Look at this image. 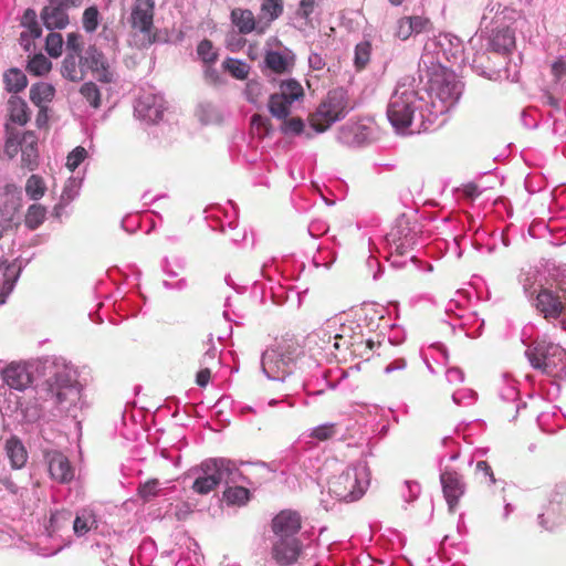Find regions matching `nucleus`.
Masks as SVG:
<instances>
[{
  "label": "nucleus",
  "instance_id": "f257e3e1",
  "mask_svg": "<svg viewBox=\"0 0 566 566\" xmlns=\"http://www.w3.org/2000/svg\"><path fill=\"white\" fill-rule=\"evenodd\" d=\"M261 367L271 380L284 381L293 376L308 395H322L336 387L329 379L332 369L323 367L317 358L306 356L294 339H282L266 348L261 356Z\"/></svg>",
  "mask_w": 566,
  "mask_h": 566
},
{
  "label": "nucleus",
  "instance_id": "f03ea898",
  "mask_svg": "<svg viewBox=\"0 0 566 566\" xmlns=\"http://www.w3.org/2000/svg\"><path fill=\"white\" fill-rule=\"evenodd\" d=\"M418 72V77L407 75L398 81L387 106V118L399 134L413 135L438 128L426 98L427 92L421 87V64Z\"/></svg>",
  "mask_w": 566,
  "mask_h": 566
},
{
  "label": "nucleus",
  "instance_id": "7ed1b4c3",
  "mask_svg": "<svg viewBox=\"0 0 566 566\" xmlns=\"http://www.w3.org/2000/svg\"><path fill=\"white\" fill-rule=\"evenodd\" d=\"M423 82L421 87L426 90V98L429 102L431 116L437 127L446 123V118H440L452 109L459 102L463 83L458 80L457 74L442 66L440 63H433L421 59Z\"/></svg>",
  "mask_w": 566,
  "mask_h": 566
},
{
  "label": "nucleus",
  "instance_id": "20e7f679",
  "mask_svg": "<svg viewBox=\"0 0 566 566\" xmlns=\"http://www.w3.org/2000/svg\"><path fill=\"white\" fill-rule=\"evenodd\" d=\"M370 484V470L365 460L349 464L327 482V491H322L321 505L332 510L338 502H355L363 497Z\"/></svg>",
  "mask_w": 566,
  "mask_h": 566
},
{
  "label": "nucleus",
  "instance_id": "39448f33",
  "mask_svg": "<svg viewBox=\"0 0 566 566\" xmlns=\"http://www.w3.org/2000/svg\"><path fill=\"white\" fill-rule=\"evenodd\" d=\"M385 249L388 251L387 260L394 268H401L407 260L413 261L412 253L423 248L426 240L421 234L419 224L411 223L406 216L396 219L390 231L384 238Z\"/></svg>",
  "mask_w": 566,
  "mask_h": 566
},
{
  "label": "nucleus",
  "instance_id": "423d86ee",
  "mask_svg": "<svg viewBox=\"0 0 566 566\" xmlns=\"http://www.w3.org/2000/svg\"><path fill=\"white\" fill-rule=\"evenodd\" d=\"M189 475L195 478L191 489L201 495L209 494L221 483L248 482L237 463L227 458L206 459L199 465L190 469Z\"/></svg>",
  "mask_w": 566,
  "mask_h": 566
},
{
  "label": "nucleus",
  "instance_id": "0eeeda50",
  "mask_svg": "<svg viewBox=\"0 0 566 566\" xmlns=\"http://www.w3.org/2000/svg\"><path fill=\"white\" fill-rule=\"evenodd\" d=\"M441 444L446 452L441 453L438 460L440 482L449 510L453 512L460 499L464 495L467 485L463 476L450 465V462L458 460L460 457L459 443L452 437H444Z\"/></svg>",
  "mask_w": 566,
  "mask_h": 566
},
{
  "label": "nucleus",
  "instance_id": "6e6552de",
  "mask_svg": "<svg viewBox=\"0 0 566 566\" xmlns=\"http://www.w3.org/2000/svg\"><path fill=\"white\" fill-rule=\"evenodd\" d=\"M531 366L555 380L566 381V349L545 338L534 340L525 350Z\"/></svg>",
  "mask_w": 566,
  "mask_h": 566
},
{
  "label": "nucleus",
  "instance_id": "1a4fd4ad",
  "mask_svg": "<svg viewBox=\"0 0 566 566\" xmlns=\"http://www.w3.org/2000/svg\"><path fill=\"white\" fill-rule=\"evenodd\" d=\"M40 398L52 401L54 406L64 407L65 403H75L81 396V386L77 373L71 365H57L53 376L38 391Z\"/></svg>",
  "mask_w": 566,
  "mask_h": 566
},
{
  "label": "nucleus",
  "instance_id": "9d476101",
  "mask_svg": "<svg viewBox=\"0 0 566 566\" xmlns=\"http://www.w3.org/2000/svg\"><path fill=\"white\" fill-rule=\"evenodd\" d=\"M347 94L344 90L329 91L325 99L317 107L312 118L315 133H323L332 124L343 119L349 112Z\"/></svg>",
  "mask_w": 566,
  "mask_h": 566
},
{
  "label": "nucleus",
  "instance_id": "9b49d317",
  "mask_svg": "<svg viewBox=\"0 0 566 566\" xmlns=\"http://www.w3.org/2000/svg\"><path fill=\"white\" fill-rule=\"evenodd\" d=\"M528 303L546 321H558L566 313V287L549 283Z\"/></svg>",
  "mask_w": 566,
  "mask_h": 566
},
{
  "label": "nucleus",
  "instance_id": "f8f14e48",
  "mask_svg": "<svg viewBox=\"0 0 566 566\" xmlns=\"http://www.w3.org/2000/svg\"><path fill=\"white\" fill-rule=\"evenodd\" d=\"M377 126L370 118H361L357 122H347L342 125L336 135L339 144L349 148H359L376 139Z\"/></svg>",
  "mask_w": 566,
  "mask_h": 566
},
{
  "label": "nucleus",
  "instance_id": "ddd939ff",
  "mask_svg": "<svg viewBox=\"0 0 566 566\" xmlns=\"http://www.w3.org/2000/svg\"><path fill=\"white\" fill-rule=\"evenodd\" d=\"M83 63L85 74L91 73L96 81L106 84L116 81L115 60L106 56L97 46L90 45L84 50Z\"/></svg>",
  "mask_w": 566,
  "mask_h": 566
},
{
  "label": "nucleus",
  "instance_id": "4468645a",
  "mask_svg": "<svg viewBox=\"0 0 566 566\" xmlns=\"http://www.w3.org/2000/svg\"><path fill=\"white\" fill-rule=\"evenodd\" d=\"M305 347L311 352L308 356L318 359H328L331 356L336 357L338 350L334 347V332L328 326V321L324 326L310 333L305 338Z\"/></svg>",
  "mask_w": 566,
  "mask_h": 566
},
{
  "label": "nucleus",
  "instance_id": "2eb2a0df",
  "mask_svg": "<svg viewBox=\"0 0 566 566\" xmlns=\"http://www.w3.org/2000/svg\"><path fill=\"white\" fill-rule=\"evenodd\" d=\"M22 190L13 182H0V226H10L22 207Z\"/></svg>",
  "mask_w": 566,
  "mask_h": 566
},
{
  "label": "nucleus",
  "instance_id": "dca6fc26",
  "mask_svg": "<svg viewBox=\"0 0 566 566\" xmlns=\"http://www.w3.org/2000/svg\"><path fill=\"white\" fill-rule=\"evenodd\" d=\"M154 0H135L129 17L132 28L140 32L149 43H154L156 38L153 33L154 28Z\"/></svg>",
  "mask_w": 566,
  "mask_h": 566
},
{
  "label": "nucleus",
  "instance_id": "f3484780",
  "mask_svg": "<svg viewBox=\"0 0 566 566\" xmlns=\"http://www.w3.org/2000/svg\"><path fill=\"white\" fill-rule=\"evenodd\" d=\"M164 96L153 91H145L137 98L134 112L137 118L147 124H157L163 119L166 109Z\"/></svg>",
  "mask_w": 566,
  "mask_h": 566
},
{
  "label": "nucleus",
  "instance_id": "a211bd4d",
  "mask_svg": "<svg viewBox=\"0 0 566 566\" xmlns=\"http://www.w3.org/2000/svg\"><path fill=\"white\" fill-rule=\"evenodd\" d=\"M328 326L334 332V347L340 354H346L353 344L360 339V334L364 333V326L355 319L340 322V318H335L328 321Z\"/></svg>",
  "mask_w": 566,
  "mask_h": 566
},
{
  "label": "nucleus",
  "instance_id": "6ab92c4d",
  "mask_svg": "<svg viewBox=\"0 0 566 566\" xmlns=\"http://www.w3.org/2000/svg\"><path fill=\"white\" fill-rule=\"evenodd\" d=\"M517 282L528 302L551 283L546 270L541 265L523 266L517 275Z\"/></svg>",
  "mask_w": 566,
  "mask_h": 566
},
{
  "label": "nucleus",
  "instance_id": "aec40b11",
  "mask_svg": "<svg viewBox=\"0 0 566 566\" xmlns=\"http://www.w3.org/2000/svg\"><path fill=\"white\" fill-rule=\"evenodd\" d=\"M515 20V11L501 4L499 1H490L481 17V32H489L492 29L509 27Z\"/></svg>",
  "mask_w": 566,
  "mask_h": 566
},
{
  "label": "nucleus",
  "instance_id": "412c9836",
  "mask_svg": "<svg viewBox=\"0 0 566 566\" xmlns=\"http://www.w3.org/2000/svg\"><path fill=\"white\" fill-rule=\"evenodd\" d=\"M2 379L10 389L24 391L34 382V368L24 363H11L2 370Z\"/></svg>",
  "mask_w": 566,
  "mask_h": 566
},
{
  "label": "nucleus",
  "instance_id": "4be33fe9",
  "mask_svg": "<svg viewBox=\"0 0 566 566\" xmlns=\"http://www.w3.org/2000/svg\"><path fill=\"white\" fill-rule=\"evenodd\" d=\"M44 460L48 464L50 476L53 481L65 484L75 476V469L69 458L57 450L44 451Z\"/></svg>",
  "mask_w": 566,
  "mask_h": 566
},
{
  "label": "nucleus",
  "instance_id": "5701e85b",
  "mask_svg": "<svg viewBox=\"0 0 566 566\" xmlns=\"http://www.w3.org/2000/svg\"><path fill=\"white\" fill-rule=\"evenodd\" d=\"M302 549L303 545L298 537H275L271 554L279 565L290 566L298 559Z\"/></svg>",
  "mask_w": 566,
  "mask_h": 566
},
{
  "label": "nucleus",
  "instance_id": "b1692460",
  "mask_svg": "<svg viewBox=\"0 0 566 566\" xmlns=\"http://www.w3.org/2000/svg\"><path fill=\"white\" fill-rule=\"evenodd\" d=\"M369 418H363L364 422H361L359 419H348L344 421H339L340 423H344L345 426H350V433H355V437H348L347 443L348 446L352 444H361L365 441H368L371 436L375 433V419H377V407H370L366 409Z\"/></svg>",
  "mask_w": 566,
  "mask_h": 566
},
{
  "label": "nucleus",
  "instance_id": "393cba45",
  "mask_svg": "<svg viewBox=\"0 0 566 566\" xmlns=\"http://www.w3.org/2000/svg\"><path fill=\"white\" fill-rule=\"evenodd\" d=\"M457 308L458 303L454 301H450L446 307V315L452 319L451 315L454 314L458 321L457 323H450L452 329L458 326L468 337L475 338L480 336L484 326V321L478 317L475 313H470L468 315H464L463 313H455Z\"/></svg>",
  "mask_w": 566,
  "mask_h": 566
},
{
  "label": "nucleus",
  "instance_id": "a878e982",
  "mask_svg": "<svg viewBox=\"0 0 566 566\" xmlns=\"http://www.w3.org/2000/svg\"><path fill=\"white\" fill-rule=\"evenodd\" d=\"M302 518L298 512L282 510L272 520V532L275 537H297Z\"/></svg>",
  "mask_w": 566,
  "mask_h": 566
},
{
  "label": "nucleus",
  "instance_id": "bb28decb",
  "mask_svg": "<svg viewBox=\"0 0 566 566\" xmlns=\"http://www.w3.org/2000/svg\"><path fill=\"white\" fill-rule=\"evenodd\" d=\"M230 20L240 34H250L256 32L262 34L266 31V22L254 17L249 9L234 8L231 10Z\"/></svg>",
  "mask_w": 566,
  "mask_h": 566
},
{
  "label": "nucleus",
  "instance_id": "cd10ccee",
  "mask_svg": "<svg viewBox=\"0 0 566 566\" xmlns=\"http://www.w3.org/2000/svg\"><path fill=\"white\" fill-rule=\"evenodd\" d=\"M350 426L340 422H325L307 430L306 436L316 442H325L337 439L346 441L348 437H355L350 433Z\"/></svg>",
  "mask_w": 566,
  "mask_h": 566
},
{
  "label": "nucleus",
  "instance_id": "c85d7f7f",
  "mask_svg": "<svg viewBox=\"0 0 566 566\" xmlns=\"http://www.w3.org/2000/svg\"><path fill=\"white\" fill-rule=\"evenodd\" d=\"M430 28L431 21L426 17H402L397 21L395 35L401 41H406L412 35L428 32Z\"/></svg>",
  "mask_w": 566,
  "mask_h": 566
},
{
  "label": "nucleus",
  "instance_id": "c756f323",
  "mask_svg": "<svg viewBox=\"0 0 566 566\" xmlns=\"http://www.w3.org/2000/svg\"><path fill=\"white\" fill-rule=\"evenodd\" d=\"M38 161V138L34 133L27 132L21 137V166L32 171L36 169Z\"/></svg>",
  "mask_w": 566,
  "mask_h": 566
},
{
  "label": "nucleus",
  "instance_id": "7c9ffc66",
  "mask_svg": "<svg viewBox=\"0 0 566 566\" xmlns=\"http://www.w3.org/2000/svg\"><path fill=\"white\" fill-rule=\"evenodd\" d=\"M61 75L71 82L82 81L86 75L83 63V54L66 52L61 64Z\"/></svg>",
  "mask_w": 566,
  "mask_h": 566
},
{
  "label": "nucleus",
  "instance_id": "2f4dec72",
  "mask_svg": "<svg viewBox=\"0 0 566 566\" xmlns=\"http://www.w3.org/2000/svg\"><path fill=\"white\" fill-rule=\"evenodd\" d=\"M44 27L49 30L64 29L69 24L67 11L49 0L41 12Z\"/></svg>",
  "mask_w": 566,
  "mask_h": 566
},
{
  "label": "nucleus",
  "instance_id": "473e14b6",
  "mask_svg": "<svg viewBox=\"0 0 566 566\" xmlns=\"http://www.w3.org/2000/svg\"><path fill=\"white\" fill-rule=\"evenodd\" d=\"M489 45L497 53H509L515 46L514 31L509 27L492 29Z\"/></svg>",
  "mask_w": 566,
  "mask_h": 566
},
{
  "label": "nucleus",
  "instance_id": "72a5a7b5",
  "mask_svg": "<svg viewBox=\"0 0 566 566\" xmlns=\"http://www.w3.org/2000/svg\"><path fill=\"white\" fill-rule=\"evenodd\" d=\"M438 45L446 60L457 63L462 55V44L458 36L443 34L439 36Z\"/></svg>",
  "mask_w": 566,
  "mask_h": 566
},
{
  "label": "nucleus",
  "instance_id": "f704fd0d",
  "mask_svg": "<svg viewBox=\"0 0 566 566\" xmlns=\"http://www.w3.org/2000/svg\"><path fill=\"white\" fill-rule=\"evenodd\" d=\"M22 271L21 264L17 262L10 263L6 266L3 272V283L0 291V305L7 302L8 296L14 290V286L20 277Z\"/></svg>",
  "mask_w": 566,
  "mask_h": 566
},
{
  "label": "nucleus",
  "instance_id": "c9c22d12",
  "mask_svg": "<svg viewBox=\"0 0 566 566\" xmlns=\"http://www.w3.org/2000/svg\"><path fill=\"white\" fill-rule=\"evenodd\" d=\"M97 527L96 514L91 509H82L73 521V530L76 536H84Z\"/></svg>",
  "mask_w": 566,
  "mask_h": 566
},
{
  "label": "nucleus",
  "instance_id": "e433bc0d",
  "mask_svg": "<svg viewBox=\"0 0 566 566\" xmlns=\"http://www.w3.org/2000/svg\"><path fill=\"white\" fill-rule=\"evenodd\" d=\"M6 452L13 469H21L28 460V452L18 438H10L6 442Z\"/></svg>",
  "mask_w": 566,
  "mask_h": 566
},
{
  "label": "nucleus",
  "instance_id": "4c0bfd02",
  "mask_svg": "<svg viewBox=\"0 0 566 566\" xmlns=\"http://www.w3.org/2000/svg\"><path fill=\"white\" fill-rule=\"evenodd\" d=\"M55 95V87L45 82H38L30 88V99L34 105L43 108Z\"/></svg>",
  "mask_w": 566,
  "mask_h": 566
},
{
  "label": "nucleus",
  "instance_id": "58836bf2",
  "mask_svg": "<svg viewBox=\"0 0 566 566\" xmlns=\"http://www.w3.org/2000/svg\"><path fill=\"white\" fill-rule=\"evenodd\" d=\"M379 346V340H374L370 337H366L365 333H363L360 334V339H357V342H355L347 352L353 356L368 360L376 353V349Z\"/></svg>",
  "mask_w": 566,
  "mask_h": 566
},
{
  "label": "nucleus",
  "instance_id": "ea45409f",
  "mask_svg": "<svg viewBox=\"0 0 566 566\" xmlns=\"http://www.w3.org/2000/svg\"><path fill=\"white\" fill-rule=\"evenodd\" d=\"M10 120L18 125H25L30 119V113L27 103L19 96H11L9 102Z\"/></svg>",
  "mask_w": 566,
  "mask_h": 566
},
{
  "label": "nucleus",
  "instance_id": "a19ab883",
  "mask_svg": "<svg viewBox=\"0 0 566 566\" xmlns=\"http://www.w3.org/2000/svg\"><path fill=\"white\" fill-rule=\"evenodd\" d=\"M3 82L6 90L10 93H19L23 91L28 85V78L25 74L17 67L9 69L3 74Z\"/></svg>",
  "mask_w": 566,
  "mask_h": 566
},
{
  "label": "nucleus",
  "instance_id": "79ce46f5",
  "mask_svg": "<svg viewBox=\"0 0 566 566\" xmlns=\"http://www.w3.org/2000/svg\"><path fill=\"white\" fill-rule=\"evenodd\" d=\"M235 484H226L227 488L223 492V499L228 505H245L250 500V491Z\"/></svg>",
  "mask_w": 566,
  "mask_h": 566
},
{
  "label": "nucleus",
  "instance_id": "37998d69",
  "mask_svg": "<svg viewBox=\"0 0 566 566\" xmlns=\"http://www.w3.org/2000/svg\"><path fill=\"white\" fill-rule=\"evenodd\" d=\"M283 13V0H262L260 8V19L266 22V29L270 24Z\"/></svg>",
  "mask_w": 566,
  "mask_h": 566
},
{
  "label": "nucleus",
  "instance_id": "c03bdc74",
  "mask_svg": "<svg viewBox=\"0 0 566 566\" xmlns=\"http://www.w3.org/2000/svg\"><path fill=\"white\" fill-rule=\"evenodd\" d=\"M291 105L292 103L284 97V95H280L274 93L269 98V111L271 115L277 119H285L291 114Z\"/></svg>",
  "mask_w": 566,
  "mask_h": 566
},
{
  "label": "nucleus",
  "instance_id": "a18cd8bd",
  "mask_svg": "<svg viewBox=\"0 0 566 566\" xmlns=\"http://www.w3.org/2000/svg\"><path fill=\"white\" fill-rule=\"evenodd\" d=\"M266 66L275 73L282 74L289 71L291 63L287 56L279 51H270L265 55Z\"/></svg>",
  "mask_w": 566,
  "mask_h": 566
},
{
  "label": "nucleus",
  "instance_id": "49530a36",
  "mask_svg": "<svg viewBox=\"0 0 566 566\" xmlns=\"http://www.w3.org/2000/svg\"><path fill=\"white\" fill-rule=\"evenodd\" d=\"M25 193L30 200H40L45 191L46 186L43 178L39 175H31L25 182Z\"/></svg>",
  "mask_w": 566,
  "mask_h": 566
},
{
  "label": "nucleus",
  "instance_id": "de8ad7c7",
  "mask_svg": "<svg viewBox=\"0 0 566 566\" xmlns=\"http://www.w3.org/2000/svg\"><path fill=\"white\" fill-rule=\"evenodd\" d=\"M559 511V504L555 506L554 502H551L545 512L538 515L539 525L544 530L552 531L554 527L560 524Z\"/></svg>",
  "mask_w": 566,
  "mask_h": 566
},
{
  "label": "nucleus",
  "instance_id": "09e8293b",
  "mask_svg": "<svg viewBox=\"0 0 566 566\" xmlns=\"http://www.w3.org/2000/svg\"><path fill=\"white\" fill-rule=\"evenodd\" d=\"M46 209L38 203H33L28 208L24 223L30 230L38 229L45 220Z\"/></svg>",
  "mask_w": 566,
  "mask_h": 566
},
{
  "label": "nucleus",
  "instance_id": "8fccbe9b",
  "mask_svg": "<svg viewBox=\"0 0 566 566\" xmlns=\"http://www.w3.org/2000/svg\"><path fill=\"white\" fill-rule=\"evenodd\" d=\"M280 95H284L292 104L304 96V91L300 82L294 78L283 81L280 85Z\"/></svg>",
  "mask_w": 566,
  "mask_h": 566
},
{
  "label": "nucleus",
  "instance_id": "3c124183",
  "mask_svg": "<svg viewBox=\"0 0 566 566\" xmlns=\"http://www.w3.org/2000/svg\"><path fill=\"white\" fill-rule=\"evenodd\" d=\"M223 67L226 71H228L233 77L238 80H244L248 77L250 66L248 63L233 59L228 57L223 62Z\"/></svg>",
  "mask_w": 566,
  "mask_h": 566
},
{
  "label": "nucleus",
  "instance_id": "603ef678",
  "mask_svg": "<svg viewBox=\"0 0 566 566\" xmlns=\"http://www.w3.org/2000/svg\"><path fill=\"white\" fill-rule=\"evenodd\" d=\"M370 54L371 44L368 41H361L356 44L354 52V64L357 70H361L368 64Z\"/></svg>",
  "mask_w": 566,
  "mask_h": 566
},
{
  "label": "nucleus",
  "instance_id": "864d4df0",
  "mask_svg": "<svg viewBox=\"0 0 566 566\" xmlns=\"http://www.w3.org/2000/svg\"><path fill=\"white\" fill-rule=\"evenodd\" d=\"M52 63L51 61L44 56L43 54H35L28 62V71L34 75L41 76L48 73L51 70Z\"/></svg>",
  "mask_w": 566,
  "mask_h": 566
},
{
  "label": "nucleus",
  "instance_id": "5fc2aeb1",
  "mask_svg": "<svg viewBox=\"0 0 566 566\" xmlns=\"http://www.w3.org/2000/svg\"><path fill=\"white\" fill-rule=\"evenodd\" d=\"M80 93L86 99V102L93 107L98 108L101 105V92L97 85L94 82H85L81 88Z\"/></svg>",
  "mask_w": 566,
  "mask_h": 566
},
{
  "label": "nucleus",
  "instance_id": "6e6d98bb",
  "mask_svg": "<svg viewBox=\"0 0 566 566\" xmlns=\"http://www.w3.org/2000/svg\"><path fill=\"white\" fill-rule=\"evenodd\" d=\"M197 54L200 57V60L207 65L213 64L218 59V53L214 50L212 42L208 39L202 40L198 44Z\"/></svg>",
  "mask_w": 566,
  "mask_h": 566
},
{
  "label": "nucleus",
  "instance_id": "4d7b16f0",
  "mask_svg": "<svg viewBox=\"0 0 566 566\" xmlns=\"http://www.w3.org/2000/svg\"><path fill=\"white\" fill-rule=\"evenodd\" d=\"M500 398L510 403H517L520 401L518 399V390L516 388V384L514 380L511 379H503V385L500 388Z\"/></svg>",
  "mask_w": 566,
  "mask_h": 566
},
{
  "label": "nucleus",
  "instance_id": "13d9d810",
  "mask_svg": "<svg viewBox=\"0 0 566 566\" xmlns=\"http://www.w3.org/2000/svg\"><path fill=\"white\" fill-rule=\"evenodd\" d=\"M22 25L25 27L32 38L38 39L42 34V29L36 21V13L33 9H27L22 17Z\"/></svg>",
  "mask_w": 566,
  "mask_h": 566
},
{
  "label": "nucleus",
  "instance_id": "bf43d9fd",
  "mask_svg": "<svg viewBox=\"0 0 566 566\" xmlns=\"http://www.w3.org/2000/svg\"><path fill=\"white\" fill-rule=\"evenodd\" d=\"M282 120L283 122L281 124L280 129L284 135L297 136L304 132L305 124L302 118H300V117L287 118L286 117L285 119H282Z\"/></svg>",
  "mask_w": 566,
  "mask_h": 566
},
{
  "label": "nucleus",
  "instance_id": "052dcab7",
  "mask_svg": "<svg viewBox=\"0 0 566 566\" xmlns=\"http://www.w3.org/2000/svg\"><path fill=\"white\" fill-rule=\"evenodd\" d=\"M63 38L60 33L51 32L45 39V50L52 57H59L62 54Z\"/></svg>",
  "mask_w": 566,
  "mask_h": 566
},
{
  "label": "nucleus",
  "instance_id": "680f3d73",
  "mask_svg": "<svg viewBox=\"0 0 566 566\" xmlns=\"http://www.w3.org/2000/svg\"><path fill=\"white\" fill-rule=\"evenodd\" d=\"M271 123L268 117L260 114H254L251 117V129L258 137L263 138L270 135Z\"/></svg>",
  "mask_w": 566,
  "mask_h": 566
},
{
  "label": "nucleus",
  "instance_id": "e2e57ef3",
  "mask_svg": "<svg viewBox=\"0 0 566 566\" xmlns=\"http://www.w3.org/2000/svg\"><path fill=\"white\" fill-rule=\"evenodd\" d=\"M83 28L87 33L96 31L99 23V12L96 7H88L83 13Z\"/></svg>",
  "mask_w": 566,
  "mask_h": 566
},
{
  "label": "nucleus",
  "instance_id": "0e129e2a",
  "mask_svg": "<svg viewBox=\"0 0 566 566\" xmlns=\"http://www.w3.org/2000/svg\"><path fill=\"white\" fill-rule=\"evenodd\" d=\"M160 491V483L157 479H151L138 486V495L144 501H149L157 496Z\"/></svg>",
  "mask_w": 566,
  "mask_h": 566
},
{
  "label": "nucleus",
  "instance_id": "69168bd1",
  "mask_svg": "<svg viewBox=\"0 0 566 566\" xmlns=\"http://www.w3.org/2000/svg\"><path fill=\"white\" fill-rule=\"evenodd\" d=\"M476 399V392L470 388H462L452 394V401L458 406H471Z\"/></svg>",
  "mask_w": 566,
  "mask_h": 566
},
{
  "label": "nucleus",
  "instance_id": "338daca9",
  "mask_svg": "<svg viewBox=\"0 0 566 566\" xmlns=\"http://www.w3.org/2000/svg\"><path fill=\"white\" fill-rule=\"evenodd\" d=\"M336 259V254L329 249H318L317 253L313 256V264L315 268L329 269Z\"/></svg>",
  "mask_w": 566,
  "mask_h": 566
},
{
  "label": "nucleus",
  "instance_id": "774afa93",
  "mask_svg": "<svg viewBox=\"0 0 566 566\" xmlns=\"http://www.w3.org/2000/svg\"><path fill=\"white\" fill-rule=\"evenodd\" d=\"M552 74L557 84L566 87V59L559 57L552 64Z\"/></svg>",
  "mask_w": 566,
  "mask_h": 566
}]
</instances>
